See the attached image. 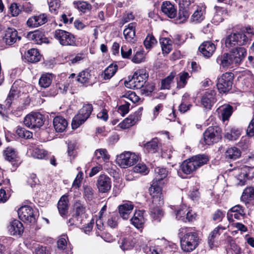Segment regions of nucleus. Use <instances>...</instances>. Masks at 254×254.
I'll return each instance as SVG.
<instances>
[{
  "instance_id": "nucleus-1",
  "label": "nucleus",
  "mask_w": 254,
  "mask_h": 254,
  "mask_svg": "<svg viewBox=\"0 0 254 254\" xmlns=\"http://www.w3.org/2000/svg\"><path fill=\"white\" fill-rule=\"evenodd\" d=\"M179 235L181 248L184 252H192L198 246L199 239L194 228H181L179 230Z\"/></svg>"
},
{
  "instance_id": "nucleus-2",
  "label": "nucleus",
  "mask_w": 254,
  "mask_h": 254,
  "mask_svg": "<svg viewBox=\"0 0 254 254\" xmlns=\"http://www.w3.org/2000/svg\"><path fill=\"white\" fill-rule=\"evenodd\" d=\"M247 51L244 48L232 50L230 53H225L219 56L216 62L223 68L233 67L240 64L246 56Z\"/></svg>"
},
{
  "instance_id": "nucleus-3",
  "label": "nucleus",
  "mask_w": 254,
  "mask_h": 254,
  "mask_svg": "<svg viewBox=\"0 0 254 254\" xmlns=\"http://www.w3.org/2000/svg\"><path fill=\"white\" fill-rule=\"evenodd\" d=\"M209 160L208 155L198 154L184 161L181 166V169L184 174H190L199 167L207 164Z\"/></svg>"
},
{
  "instance_id": "nucleus-4",
  "label": "nucleus",
  "mask_w": 254,
  "mask_h": 254,
  "mask_svg": "<svg viewBox=\"0 0 254 254\" xmlns=\"http://www.w3.org/2000/svg\"><path fill=\"white\" fill-rule=\"evenodd\" d=\"M168 173L166 168L157 167L155 169L154 179L149 189L150 195L155 196V193L158 194V195L162 194V187L165 183L164 180L167 176Z\"/></svg>"
},
{
  "instance_id": "nucleus-5",
  "label": "nucleus",
  "mask_w": 254,
  "mask_h": 254,
  "mask_svg": "<svg viewBox=\"0 0 254 254\" xmlns=\"http://www.w3.org/2000/svg\"><path fill=\"white\" fill-rule=\"evenodd\" d=\"M151 195L152 197V204L150 205L149 215L153 221L159 222L163 216L161 206L164 204L162 194Z\"/></svg>"
},
{
  "instance_id": "nucleus-6",
  "label": "nucleus",
  "mask_w": 254,
  "mask_h": 254,
  "mask_svg": "<svg viewBox=\"0 0 254 254\" xmlns=\"http://www.w3.org/2000/svg\"><path fill=\"white\" fill-rule=\"evenodd\" d=\"M148 77L146 69H139L134 72L132 77L125 83L126 86L133 89H140L143 87Z\"/></svg>"
},
{
  "instance_id": "nucleus-7",
  "label": "nucleus",
  "mask_w": 254,
  "mask_h": 254,
  "mask_svg": "<svg viewBox=\"0 0 254 254\" xmlns=\"http://www.w3.org/2000/svg\"><path fill=\"white\" fill-rule=\"evenodd\" d=\"M250 39L243 33H233L228 35L225 39L226 46L228 48H238V46H241L247 44ZM240 47H238L239 48Z\"/></svg>"
},
{
  "instance_id": "nucleus-8",
  "label": "nucleus",
  "mask_w": 254,
  "mask_h": 254,
  "mask_svg": "<svg viewBox=\"0 0 254 254\" xmlns=\"http://www.w3.org/2000/svg\"><path fill=\"white\" fill-rule=\"evenodd\" d=\"M93 110L91 104H86L79 111L78 113L73 118L71 126L73 129L77 128L84 123L90 117Z\"/></svg>"
},
{
  "instance_id": "nucleus-9",
  "label": "nucleus",
  "mask_w": 254,
  "mask_h": 254,
  "mask_svg": "<svg viewBox=\"0 0 254 254\" xmlns=\"http://www.w3.org/2000/svg\"><path fill=\"white\" fill-rule=\"evenodd\" d=\"M222 131L218 126L209 127L203 133L202 143L211 145L216 143L221 138Z\"/></svg>"
},
{
  "instance_id": "nucleus-10",
  "label": "nucleus",
  "mask_w": 254,
  "mask_h": 254,
  "mask_svg": "<svg viewBox=\"0 0 254 254\" xmlns=\"http://www.w3.org/2000/svg\"><path fill=\"white\" fill-rule=\"evenodd\" d=\"M55 38L64 46H75L76 41L74 36L70 32L62 29L56 30L54 32Z\"/></svg>"
},
{
  "instance_id": "nucleus-11",
  "label": "nucleus",
  "mask_w": 254,
  "mask_h": 254,
  "mask_svg": "<svg viewBox=\"0 0 254 254\" xmlns=\"http://www.w3.org/2000/svg\"><path fill=\"white\" fill-rule=\"evenodd\" d=\"M138 159V155L135 153L125 151L117 156L116 162L121 167L127 168L133 165Z\"/></svg>"
},
{
  "instance_id": "nucleus-12",
  "label": "nucleus",
  "mask_w": 254,
  "mask_h": 254,
  "mask_svg": "<svg viewBox=\"0 0 254 254\" xmlns=\"http://www.w3.org/2000/svg\"><path fill=\"white\" fill-rule=\"evenodd\" d=\"M233 78V73L226 72L218 79L217 86L220 93H226L231 89Z\"/></svg>"
},
{
  "instance_id": "nucleus-13",
  "label": "nucleus",
  "mask_w": 254,
  "mask_h": 254,
  "mask_svg": "<svg viewBox=\"0 0 254 254\" xmlns=\"http://www.w3.org/2000/svg\"><path fill=\"white\" fill-rule=\"evenodd\" d=\"M44 123V117L39 113H32L27 115L24 118L25 125L31 128H39Z\"/></svg>"
},
{
  "instance_id": "nucleus-14",
  "label": "nucleus",
  "mask_w": 254,
  "mask_h": 254,
  "mask_svg": "<svg viewBox=\"0 0 254 254\" xmlns=\"http://www.w3.org/2000/svg\"><path fill=\"white\" fill-rule=\"evenodd\" d=\"M19 218L23 221L34 223L36 221L35 215L33 208L28 205L21 206L17 211Z\"/></svg>"
},
{
  "instance_id": "nucleus-15",
  "label": "nucleus",
  "mask_w": 254,
  "mask_h": 254,
  "mask_svg": "<svg viewBox=\"0 0 254 254\" xmlns=\"http://www.w3.org/2000/svg\"><path fill=\"white\" fill-rule=\"evenodd\" d=\"M142 111V108H139L134 114L130 115L127 118L120 123L118 126L122 129H127L134 126L140 120Z\"/></svg>"
},
{
  "instance_id": "nucleus-16",
  "label": "nucleus",
  "mask_w": 254,
  "mask_h": 254,
  "mask_svg": "<svg viewBox=\"0 0 254 254\" xmlns=\"http://www.w3.org/2000/svg\"><path fill=\"white\" fill-rule=\"evenodd\" d=\"M216 93L214 90H209L205 92L201 98V103L202 107L207 110L211 109L216 101Z\"/></svg>"
},
{
  "instance_id": "nucleus-17",
  "label": "nucleus",
  "mask_w": 254,
  "mask_h": 254,
  "mask_svg": "<svg viewBox=\"0 0 254 254\" xmlns=\"http://www.w3.org/2000/svg\"><path fill=\"white\" fill-rule=\"evenodd\" d=\"M112 182L111 179L105 175H100L97 179L96 185L99 192L106 193L111 188Z\"/></svg>"
},
{
  "instance_id": "nucleus-18",
  "label": "nucleus",
  "mask_w": 254,
  "mask_h": 254,
  "mask_svg": "<svg viewBox=\"0 0 254 254\" xmlns=\"http://www.w3.org/2000/svg\"><path fill=\"white\" fill-rule=\"evenodd\" d=\"M5 159L11 163L13 167L15 169L20 164L19 158L17 152L12 147H7L4 151Z\"/></svg>"
},
{
  "instance_id": "nucleus-19",
  "label": "nucleus",
  "mask_w": 254,
  "mask_h": 254,
  "mask_svg": "<svg viewBox=\"0 0 254 254\" xmlns=\"http://www.w3.org/2000/svg\"><path fill=\"white\" fill-rule=\"evenodd\" d=\"M48 21L47 16L45 13L30 17L27 21V25L31 28L38 27L46 23Z\"/></svg>"
},
{
  "instance_id": "nucleus-20",
  "label": "nucleus",
  "mask_w": 254,
  "mask_h": 254,
  "mask_svg": "<svg viewBox=\"0 0 254 254\" xmlns=\"http://www.w3.org/2000/svg\"><path fill=\"white\" fill-rule=\"evenodd\" d=\"M198 50L204 57L209 58L214 53L216 47L215 44L211 41H204L200 45Z\"/></svg>"
},
{
  "instance_id": "nucleus-21",
  "label": "nucleus",
  "mask_w": 254,
  "mask_h": 254,
  "mask_svg": "<svg viewBox=\"0 0 254 254\" xmlns=\"http://www.w3.org/2000/svg\"><path fill=\"white\" fill-rule=\"evenodd\" d=\"M21 37L18 35L17 30L13 28H8L5 32V35L3 37L6 44L12 45L16 42L17 40H20Z\"/></svg>"
},
{
  "instance_id": "nucleus-22",
  "label": "nucleus",
  "mask_w": 254,
  "mask_h": 254,
  "mask_svg": "<svg viewBox=\"0 0 254 254\" xmlns=\"http://www.w3.org/2000/svg\"><path fill=\"white\" fill-rule=\"evenodd\" d=\"M130 221L135 228L137 229L142 228L146 221L144 211L140 210H136Z\"/></svg>"
},
{
  "instance_id": "nucleus-23",
  "label": "nucleus",
  "mask_w": 254,
  "mask_h": 254,
  "mask_svg": "<svg viewBox=\"0 0 254 254\" xmlns=\"http://www.w3.org/2000/svg\"><path fill=\"white\" fill-rule=\"evenodd\" d=\"M134 208V205L130 201H127L118 206L120 216L123 219H128L130 213Z\"/></svg>"
},
{
  "instance_id": "nucleus-24",
  "label": "nucleus",
  "mask_w": 254,
  "mask_h": 254,
  "mask_svg": "<svg viewBox=\"0 0 254 254\" xmlns=\"http://www.w3.org/2000/svg\"><path fill=\"white\" fill-rule=\"evenodd\" d=\"M136 23L131 22L127 25V28L124 30V36L126 40L129 42L133 43L136 41L135 26Z\"/></svg>"
},
{
  "instance_id": "nucleus-25",
  "label": "nucleus",
  "mask_w": 254,
  "mask_h": 254,
  "mask_svg": "<svg viewBox=\"0 0 254 254\" xmlns=\"http://www.w3.org/2000/svg\"><path fill=\"white\" fill-rule=\"evenodd\" d=\"M27 37L29 40L33 41L37 44L48 43V39L42 31L37 30L34 32H29L27 35Z\"/></svg>"
},
{
  "instance_id": "nucleus-26",
  "label": "nucleus",
  "mask_w": 254,
  "mask_h": 254,
  "mask_svg": "<svg viewBox=\"0 0 254 254\" xmlns=\"http://www.w3.org/2000/svg\"><path fill=\"white\" fill-rule=\"evenodd\" d=\"M162 12L170 18H173L177 15V8L174 4L170 1H163L161 5Z\"/></svg>"
},
{
  "instance_id": "nucleus-27",
  "label": "nucleus",
  "mask_w": 254,
  "mask_h": 254,
  "mask_svg": "<svg viewBox=\"0 0 254 254\" xmlns=\"http://www.w3.org/2000/svg\"><path fill=\"white\" fill-rule=\"evenodd\" d=\"M7 229L11 235H21L24 230L23 224L16 219L10 222Z\"/></svg>"
},
{
  "instance_id": "nucleus-28",
  "label": "nucleus",
  "mask_w": 254,
  "mask_h": 254,
  "mask_svg": "<svg viewBox=\"0 0 254 254\" xmlns=\"http://www.w3.org/2000/svg\"><path fill=\"white\" fill-rule=\"evenodd\" d=\"M53 125L57 132H62L67 126V121L61 116H57L53 120Z\"/></svg>"
},
{
  "instance_id": "nucleus-29",
  "label": "nucleus",
  "mask_w": 254,
  "mask_h": 254,
  "mask_svg": "<svg viewBox=\"0 0 254 254\" xmlns=\"http://www.w3.org/2000/svg\"><path fill=\"white\" fill-rule=\"evenodd\" d=\"M58 208L60 215L62 216L66 215L68 208V199L67 195H63L58 203Z\"/></svg>"
},
{
  "instance_id": "nucleus-30",
  "label": "nucleus",
  "mask_w": 254,
  "mask_h": 254,
  "mask_svg": "<svg viewBox=\"0 0 254 254\" xmlns=\"http://www.w3.org/2000/svg\"><path fill=\"white\" fill-rule=\"evenodd\" d=\"M93 158L99 163L107 162L110 159V155L106 149L100 148L95 151Z\"/></svg>"
},
{
  "instance_id": "nucleus-31",
  "label": "nucleus",
  "mask_w": 254,
  "mask_h": 254,
  "mask_svg": "<svg viewBox=\"0 0 254 254\" xmlns=\"http://www.w3.org/2000/svg\"><path fill=\"white\" fill-rule=\"evenodd\" d=\"M41 55L36 49H31L27 51L26 55V60L30 63H36L40 61Z\"/></svg>"
},
{
  "instance_id": "nucleus-32",
  "label": "nucleus",
  "mask_w": 254,
  "mask_h": 254,
  "mask_svg": "<svg viewBox=\"0 0 254 254\" xmlns=\"http://www.w3.org/2000/svg\"><path fill=\"white\" fill-rule=\"evenodd\" d=\"M225 229L224 227L218 226L210 233L208 238V243L211 248L213 245L215 238L219 236Z\"/></svg>"
},
{
  "instance_id": "nucleus-33",
  "label": "nucleus",
  "mask_w": 254,
  "mask_h": 254,
  "mask_svg": "<svg viewBox=\"0 0 254 254\" xmlns=\"http://www.w3.org/2000/svg\"><path fill=\"white\" fill-rule=\"evenodd\" d=\"M225 155L228 159L236 160L241 156V151L237 147H232L227 149Z\"/></svg>"
},
{
  "instance_id": "nucleus-34",
  "label": "nucleus",
  "mask_w": 254,
  "mask_h": 254,
  "mask_svg": "<svg viewBox=\"0 0 254 254\" xmlns=\"http://www.w3.org/2000/svg\"><path fill=\"white\" fill-rule=\"evenodd\" d=\"M144 148L148 153H154L158 150V140L156 138L146 142L144 145Z\"/></svg>"
},
{
  "instance_id": "nucleus-35",
  "label": "nucleus",
  "mask_w": 254,
  "mask_h": 254,
  "mask_svg": "<svg viewBox=\"0 0 254 254\" xmlns=\"http://www.w3.org/2000/svg\"><path fill=\"white\" fill-rule=\"evenodd\" d=\"M91 74L88 69L81 71L77 76V81L81 83L86 84L90 82Z\"/></svg>"
},
{
  "instance_id": "nucleus-36",
  "label": "nucleus",
  "mask_w": 254,
  "mask_h": 254,
  "mask_svg": "<svg viewBox=\"0 0 254 254\" xmlns=\"http://www.w3.org/2000/svg\"><path fill=\"white\" fill-rule=\"evenodd\" d=\"M190 9H186L179 7V10L177 17V20L179 23L185 22L190 15Z\"/></svg>"
},
{
  "instance_id": "nucleus-37",
  "label": "nucleus",
  "mask_w": 254,
  "mask_h": 254,
  "mask_svg": "<svg viewBox=\"0 0 254 254\" xmlns=\"http://www.w3.org/2000/svg\"><path fill=\"white\" fill-rule=\"evenodd\" d=\"M162 52L166 54H169L172 50V41L168 38H162L160 40Z\"/></svg>"
},
{
  "instance_id": "nucleus-38",
  "label": "nucleus",
  "mask_w": 254,
  "mask_h": 254,
  "mask_svg": "<svg viewBox=\"0 0 254 254\" xmlns=\"http://www.w3.org/2000/svg\"><path fill=\"white\" fill-rule=\"evenodd\" d=\"M31 155L35 158L38 159H46L48 155V152L39 147L34 148L31 152Z\"/></svg>"
},
{
  "instance_id": "nucleus-39",
  "label": "nucleus",
  "mask_w": 254,
  "mask_h": 254,
  "mask_svg": "<svg viewBox=\"0 0 254 254\" xmlns=\"http://www.w3.org/2000/svg\"><path fill=\"white\" fill-rule=\"evenodd\" d=\"M176 75L175 72H172L168 76L163 79L161 82V88L163 89H170L171 85L174 82V79Z\"/></svg>"
},
{
  "instance_id": "nucleus-40",
  "label": "nucleus",
  "mask_w": 254,
  "mask_h": 254,
  "mask_svg": "<svg viewBox=\"0 0 254 254\" xmlns=\"http://www.w3.org/2000/svg\"><path fill=\"white\" fill-rule=\"evenodd\" d=\"M73 4L79 10L84 13L90 11L92 8L91 5L84 1H74Z\"/></svg>"
},
{
  "instance_id": "nucleus-41",
  "label": "nucleus",
  "mask_w": 254,
  "mask_h": 254,
  "mask_svg": "<svg viewBox=\"0 0 254 254\" xmlns=\"http://www.w3.org/2000/svg\"><path fill=\"white\" fill-rule=\"evenodd\" d=\"M118 68L116 64H110L108 66L102 74V76L104 79H110L116 73Z\"/></svg>"
},
{
  "instance_id": "nucleus-42",
  "label": "nucleus",
  "mask_w": 254,
  "mask_h": 254,
  "mask_svg": "<svg viewBox=\"0 0 254 254\" xmlns=\"http://www.w3.org/2000/svg\"><path fill=\"white\" fill-rule=\"evenodd\" d=\"M52 77L50 74L46 73L42 74L39 79V84L40 86L43 88L49 87L52 83Z\"/></svg>"
},
{
  "instance_id": "nucleus-43",
  "label": "nucleus",
  "mask_w": 254,
  "mask_h": 254,
  "mask_svg": "<svg viewBox=\"0 0 254 254\" xmlns=\"http://www.w3.org/2000/svg\"><path fill=\"white\" fill-rule=\"evenodd\" d=\"M50 11L54 14H57L58 10L61 5V1L60 0H47Z\"/></svg>"
},
{
  "instance_id": "nucleus-44",
  "label": "nucleus",
  "mask_w": 254,
  "mask_h": 254,
  "mask_svg": "<svg viewBox=\"0 0 254 254\" xmlns=\"http://www.w3.org/2000/svg\"><path fill=\"white\" fill-rule=\"evenodd\" d=\"M241 134V131L238 128H232L230 132H227L225 134V137L230 140H236Z\"/></svg>"
},
{
  "instance_id": "nucleus-45",
  "label": "nucleus",
  "mask_w": 254,
  "mask_h": 254,
  "mask_svg": "<svg viewBox=\"0 0 254 254\" xmlns=\"http://www.w3.org/2000/svg\"><path fill=\"white\" fill-rule=\"evenodd\" d=\"M135 244V242L133 241L131 238H124L122 240L120 247L124 250H128L132 249Z\"/></svg>"
},
{
  "instance_id": "nucleus-46",
  "label": "nucleus",
  "mask_w": 254,
  "mask_h": 254,
  "mask_svg": "<svg viewBox=\"0 0 254 254\" xmlns=\"http://www.w3.org/2000/svg\"><path fill=\"white\" fill-rule=\"evenodd\" d=\"M83 196L86 201H90L94 197V191L89 186H83Z\"/></svg>"
},
{
  "instance_id": "nucleus-47",
  "label": "nucleus",
  "mask_w": 254,
  "mask_h": 254,
  "mask_svg": "<svg viewBox=\"0 0 254 254\" xmlns=\"http://www.w3.org/2000/svg\"><path fill=\"white\" fill-rule=\"evenodd\" d=\"M241 199L246 201L254 200V189L252 187L246 188L243 193Z\"/></svg>"
},
{
  "instance_id": "nucleus-48",
  "label": "nucleus",
  "mask_w": 254,
  "mask_h": 254,
  "mask_svg": "<svg viewBox=\"0 0 254 254\" xmlns=\"http://www.w3.org/2000/svg\"><path fill=\"white\" fill-rule=\"evenodd\" d=\"M144 51L142 49L135 52L131 58V61L135 64H139L144 62Z\"/></svg>"
},
{
  "instance_id": "nucleus-49",
  "label": "nucleus",
  "mask_w": 254,
  "mask_h": 254,
  "mask_svg": "<svg viewBox=\"0 0 254 254\" xmlns=\"http://www.w3.org/2000/svg\"><path fill=\"white\" fill-rule=\"evenodd\" d=\"M233 213L244 214V210L243 207L239 204L232 207L227 213V218L229 221L233 220Z\"/></svg>"
},
{
  "instance_id": "nucleus-50",
  "label": "nucleus",
  "mask_w": 254,
  "mask_h": 254,
  "mask_svg": "<svg viewBox=\"0 0 254 254\" xmlns=\"http://www.w3.org/2000/svg\"><path fill=\"white\" fill-rule=\"evenodd\" d=\"M204 18V11L201 9L197 8L192 15L190 20L196 23L200 22Z\"/></svg>"
},
{
  "instance_id": "nucleus-51",
  "label": "nucleus",
  "mask_w": 254,
  "mask_h": 254,
  "mask_svg": "<svg viewBox=\"0 0 254 254\" xmlns=\"http://www.w3.org/2000/svg\"><path fill=\"white\" fill-rule=\"evenodd\" d=\"M76 216H81L84 215L86 208L84 205L80 201H76L74 204Z\"/></svg>"
},
{
  "instance_id": "nucleus-52",
  "label": "nucleus",
  "mask_w": 254,
  "mask_h": 254,
  "mask_svg": "<svg viewBox=\"0 0 254 254\" xmlns=\"http://www.w3.org/2000/svg\"><path fill=\"white\" fill-rule=\"evenodd\" d=\"M119 216L116 214H112L108 219L107 223L111 228H116L118 225Z\"/></svg>"
},
{
  "instance_id": "nucleus-53",
  "label": "nucleus",
  "mask_w": 254,
  "mask_h": 254,
  "mask_svg": "<svg viewBox=\"0 0 254 254\" xmlns=\"http://www.w3.org/2000/svg\"><path fill=\"white\" fill-rule=\"evenodd\" d=\"M222 118L223 120H227L232 113V107L230 105H225L222 108Z\"/></svg>"
},
{
  "instance_id": "nucleus-54",
  "label": "nucleus",
  "mask_w": 254,
  "mask_h": 254,
  "mask_svg": "<svg viewBox=\"0 0 254 254\" xmlns=\"http://www.w3.org/2000/svg\"><path fill=\"white\" fill-rule=\"evenodd\" d=\"M157 43V41L152 35H148L144 41V45L146 49H150Z\"/></svg>"
},
{
  "instance_id": "nucleus-55",
  "label": "nucleus",
  "mask_w": 254,
  "mask_h": 254,
  "mask_svg": "<svg viewBox=\"0 0 254 254\" xmlns=\"http://www.w3.org/2000/svg\"><path fill=\"white\" fill-rule=\"evenodd\" d=\"M16 133L22 138L29 139L32 137V133L24 128L18 127L16 129Z\"/></svg>"
},
{
  "instance_id": "nucleus-56",
  "label": "nucleus",
  "mask_w": 254,
  "mask_h": 254,
  "mask_svg": "<svg viewBox=\"0 0 254 254\" xmlns=\"http://www.w3.org/2000/svg\"><path fill=\"white\" fill-rule=\"evenodd\" d=\"M215 8L216 9V12L213 18L214 22L220 23L222 22L223 18L221 14L225 11V9L219 6H215Z\"/></svg>"
},
{
  "instance_id": "nucleus-57",
  "label": "nucleus",
  "mask_w": 254,
  "mask_h": 254,
  "mask_svg": "<svg viewBox=\"0 0 254 254\" xmlns=\"http://www.w3.org/2000/svg\"><path fill=\"white\" fill-rule=\"evenodd\" d=\"M121 56L124 59H130L132 54V49L127 45H123L121 49Z\"/></svg>"
},
{
  "instance_id": "nucleus-58",
  "label": "nucleus",
  "mask_w": 254,
  "mask_h": 254,
  "mask_svg": "<svg viewBox=\"0 0 254 254\" xmlns=\"http://www.w3.org/2000/svg\"><path fill=\"white\" fill-rule=\"evenodd\" d=\"M180 79L178 81V86L179 88H183L187 84V80L189 77V74L188 72H185L179 74Z\"/></svg>"
},
{
  "instance_id": "nucleus-59",
  "label": "nucleus",
  "mask_w": 254,
  "mask_h": 254,
  "mask_svg": "<svg viewBox=\"0 0 254 254\" xmlns=\"http://www.w3.org/2000/svg\"><path fill=\"white\" fill-rule=\"evenodd\" d=\"M84 58V56L82 54H78L75 56H70L68 60L69 64L71 65L79 64Z\"/></svg>"
},
{
  "instance_id": "nucleus-60",
  "label": "nucleus",
  "mask_w": 254,
  "mask_h": 254,
  "mask_svg": "<svg viewBox=\"0 0 254 254\" xmlns=\"http://www.w3.org/2000/svg\"><path fill=\"white\" fill-rule=\"evenodd\" d=\"M244 84L246 85L248 90L251 91H254V78L252 75H250L247 78H245Z\"/></svg>"
},
{
  "instance_id": "nucleus-61",
  "label": "nucleus",
  "mask_w": 254,
  "mask_h": 254,
  "mask_svg": "<svg viewBox=\"0 0 254 254\" xmlns=\"http://www.w3.org/2000/svg\"><path fill=\"white\" fill-rule=\"evenodd\" d=\"M133 170L134 172L137 173L146 174L148 173V170L145 165L141 163H138L137 165L134 166Z\"/></svg>"
},
{
  "instance_id": "nucleus-62",
  "label": "nucleus",
  "mask_w": 254,
  "mask_h": 254,
  "mask_svg": "<svg viewBox=\"0 0 254 254\" xmlns=\"http://www.w3.org/2000/svg\"><path fill=\"white\" fill-rule=\"evenodd\" d=\"M196 214L191 210L188 209L186 215H184L182 218L183 222H186L187 221H192L195 219Z\"/></svg>"
},
{
  "instance_id": "nucleus-63",
  "label": "nucleus",
  "mask_w": 254,
  "mask_h": 254,
  "mask_svg": "<svg viewBox=\"0 0 254 254\" xmlns=\"http://www.w3.org/2000/svg\"><path fill=\"white\" fill-rule=\"evenodd\" d=\"M16 92L15 90L12 89V88L11 89L5 101V106L7 108H9L10 106L12 100L16 96Z\"/></svg>"
},
{
  "instance_id": "nucleus-64",
  "label": "nucleus",
  "mask_w": 254,
  "mask_h": 254,
  "mask_svg": "<svg viewBox=\"0 0 254 254\" xmlns=\"http://www.w3.org/2000/svg\"><path fill=\"white\" fill-rule=\"evenodd\" d=\"M189 208L186 206H183L179 210H178L176 213V218L178 220H181L184 215H186V213Z\"/></svg>"
}]
</instances>
